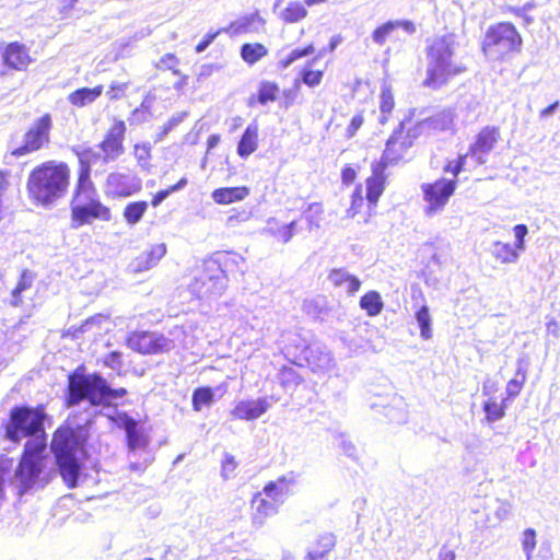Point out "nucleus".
Segmentation results:
<instances>
[{"label": "nucleus", "mask_w": 560, "mask_h": 560, "mask_svg": "<svg viewBox=\"0 0 560 560\" xmlns=\"http://www.w3.org/2000/svg\"><path fill=\"white\" fill-rule=\"evenodd\" d=\"M343 454L350 458H357V447L351 441L343 440L340 444Z\"/></svg>", "instance_id": "64"}, {"label": "nucleus", "mask_w": 560, "mask_h": 560, "mask_svg": "<svg viewBox=\"0 0 560 560\" xmlns=\"http://www.w3.org/2000/svg\"><path fill=\"white\" fill-rule=\"evenodd\" d=\"M36 275L31 270H23L15 287L11 290L9 304L14 307L31 310L35 306L33 299L37 293L34 283Z\"/></svg>", "instance_id": "14"}, {"label": "nucleus", "mask_w": 560, "mask_h": 560, "mask_svg": "<svg viewBox=\"0 0 560 560\" xmlns=\"http://www.w3.org/2000/svg\"><path fill=\"white\" fill-rule=\"evenodd\" d=\"M126 126L122 120H117L107 131L105 139L100 143L103 152V162L109 163L116 161L124 152Z\"/></svg>", "instance_id": "16"}, {"label": "nucleus", "mask_w": 560, "mask_h": 560, "mask_svg": "<svg viewBox=\"0 0 560 560\" xmlns=\"http://www.w3.org/2000/svg\"><path fill=\"white\" fill-rule=\"evenodd\" d=\"M249 195V189L245 186L242 187H225L218 188L212 192V199L220 205H229L235 201H241Z\"/></svg>", "instance_id": "30"}, {"label": "nucleus", "mask_w": 560, "mask_h": 560, "mask_svg": "<svg viewBox=\"0 0 560 560\" xmlns=\"http://www.w3.org/2000/svg\"><path fill=\"white\" fill-rule=\"evenodd\" d=\"M281 382L283 386L298 385L302 382V377L293 369L288 368L281 372Z\"/></svg>", "instance_id": "55"}, {"label": "nucleus", "mask_w": 560, "mask_h": 560, "mask_svg": "<svg viewBox=\"0 0 560 560\" xmlns=\"http://www.w3.org/2000/svg\"><path fill=\"white\" fill-rule=\"evenodd\" d=\"M307 14L305 7L300 2H291L281 12V19L287 23H295L304 19Z\"/></svg>", "instance_id": "37"}, {"label": "nucleus", "mask_w": 560, "mask_h": 560, "mask_svg": "<svg viewBox=\"0 0 560 560\" xmlns=\"http://www.w3.org/2000/svg\"><path fill=\"white\" fill-rule=\"evenodd\" d=\"M150 145L145 143L135 145V155L141 166L150 159Z\"/></svg>", "instance_id": "60"}, {"label": "nucleus", "mask_w": 560, "mask_h": 560, "mask_svg": "<svg viewBox=\"0 0 560 560\" xmlns=\"http://www.w3.org/2000/svg\"><path fill=\"white\" fill-rule=\"evenodd\" d=\"M342 342L346 345V347L352 352L357 353L359 350L364 348V340L360 339L358 340L354 336L351 334H347L342 337Z\"/></svg>", "instance_id": "59"}, {"label": "nucleus", "mask_w": 560, "mask_h": 560, "mask_svg": "<svg viewBox=\"0 0 560 560\" xmlns=\"http://www.w3.org/2000/svg\"><path fill=\"white\" fill-rule=\"evenodd\" d=\"M107 417L126 432L130 469L137 472L144 471L154 460V456L149 450V436L139 428L138 422L126 412L115 411L114 416L107 415Z\"/></svg>", "instance_id": "6"}, {"label": "nucleus", "mask_w": 560, "mask_h": 560, "mask_svg": "<svg viewBox=\"0 0 560 560\" xmlns=\"http://www.w3.org/2000/svg\"><path fill=\"white\" fill-rule=\"evenodd\" d=\"M337 538L331 533H323L317 536L308 549L306 556L313 560H327L326 556L335 548Z\"/></svg>", "instance_id": "27"}, {"label": "nucleus", "mask_w": 560, "mask_h": 560, "mask_svg": "<svg viewBox=\"0 0 560 560\" xmlns=\"http://www.w3.org/2000/svg\"><path fill=\"white\" fill-rule=\"evenodd\" d=\"M98 195L96 188L91 180V167L89 162L84 161L82 158L80 159V171L79 178L75 186L74 196L71 201L72 207H80L78 211H82V206L84 203H89L95 200H98Z\"/></svg>", "instance_id": "15"}, {"label": "nucleus", "mask_w": 560, "mask_h": 560, "mask_svg": "<svg viewBox=\"0 0 560 560\" xmlns=\"http://www.w3.org/2000/svg\"><path fill=\"white\" fill-rule=\"evenodd\" d=\"M499 129L486 127L477 136L475 143L469 148V153L476 158L479 164L486 163L483 155L488 154L498 142Z\"/></svg>", "instance_id": "21"}, {"label": "nucleus", "mask_w": 560, "mask_h": 560, "mask_svg": "<svg viewBox=\"0 0 560 560\" xmlns=\"http://www.w3.org/2000/svg\"><path fill=\"white\" fill-rule=\"evenodd\" d=\"M525 380H526L525 372L522 371L521 369H518L517 372H516V377L511 380L506 384L508 396L509 397H516L520 394Z\"/></svg>", "instance_id": "47"}, {"label": "nucleus", "mask_w": 560, "mask_h": 560, "mask_svg": "<svg viewBox=\"0 0 560 560\" xmlns=\"http://www.w3.org/2000/svg\"><path fill=\"white\" fill-rule=\"evenodd\" d=\"M52 119L49 114H45L36 119L24 135L23 144L14 148L11 155L15 158L36 152L50 141V131Z\"/></svg>", "instance_id": "9"}, {"label": "nucleus", "mask_w": 560, "mask_h": 560, "mask_svg": "<svg viewBox=\"0 0 560 560\" xmlns=\"http://www.w3.org/2000/svg\"><path fill=\"white\" fill-rule=\"evenodd\" d=\"M304 311L314 317L318 316L320 310L319 300H306L303 304Z\"/></svg>", "instance_id": "61"}, {"label": "nucleus", "mask_w": 560, "mask_h": 560, "mask_svg": "<svg viewBox=\"0 0 560 560\" xmlns=\"http://www.w3.org/2000/svg\"><path fill=\"white\" fill-rule=\"evenodd\" d=\"M69 178L70 170L67 164L48 161L31 172L27 190L37 203L50 206L66 195Z\"/></svg>", "instance_id": "3"}, {"label": "nucleus", "mask_w": 560, "mask_h": 560, "mask_svg": "<svg viewBox=\"0 0 560 560\" xmlns=\"http://www.w3.org/2000/svg\"><path fill=\"white\" fill-rule=\"evenodd\" d=\"M404 125L405 122L401 121L386 142L385 150L381 161L378 162L382 170L398 163L411 148L413 140L416 139L412 138L411 129H409L406 135L404 133Z\"/></svg>", "instance_id": "11"}, {"label": "nucleus", "mask_w": 560, "mask_h": 560, "mask_svg": "<svg viewBox=\"0 0 560 560\" xmlns=\"http://www.w3.org/2000/svg\"><path fill=\"white\" fill-rule=\"evenodd\" d=\"M268 54L267 48L262 44H244L241 47V57L248 65H254Z\"/></svg>", "instance_id": "34"}, {"label": "nucleus", "mask_w": 560, "mask_h": 560, "mask_svg": "<svg viewBox=\"0 0 560 560\" xmlns=\"http://www.w3.org/2000/svg\"><path fill=\"white\" fill-rule=\"evenodd\" d=\"M394 106L395 102L392 91L389 89H383L380 103L381 116L378 118L381 125H385L387 122L388 116L393 112Z\"/></svg>", "instance_id": "38"}, {"label": "nucleus", "mask_w": 560, "mask_h": 560, "mask_svg": "<svg viewBox=\"0 0 560 560\" xmlns=\"http://www.w3.org/2000/svg\"><path fill=\"white\" fill-rule=\"evenodd\" d=\"M522 547L527 560H529L536 548V532L533 528H527L523 533Z\"/></svg>", "instance_id": "48"}, {"label": "nucleus", "mask_w": 560, "mask_h": 560, "mask_svg": "<svg viewBox=\"0 0 560 560\" xmlns=\"http://www.w3.org/2000/svg\"><path fill=\"white\" fill-rule=\"evenodd\" d=\"M2 58L7 67L15 70H22L31 62L25 46L19 43L9 44L2 54Z\"/></svg>", "instance_id": "26"}, {"label": "nucleus", "mask_w": 560, "mask_h": 560, "mask_svg": "<svg viewBox=\"0 0 560 560\" xmlns=\"http://www.w3.org/2000/svg\"><path fill=\"white\" fill-rule=\"evenodd\" d=\"M363 124V117L361 115H354L347 128L348 137H353L354 133L360 129Z\"/></svg>", "instance_id": "62"}, {"label": "nucleus", "mask_w": 560, "mask_h": 560, "mask_svg": "<svg viewBox=\"0 0 560 560\" xmlns=\"http://www.w3.org/2000/svg\"><path fill=\"white\" fill-rule=\"evenodd\" d=\"M84 438L81 431L60 427L52 436L50 450L55 455L59 472L69 488H74L81 472L80 454Z\"/></svg>", "instance_id": "4"}, {"label": "nucleus", "mask_w": 560, "mask_h": 560, "mask_svg": "<svg viewBox=\"0 0 560 560\" xmlns=\"http://www.w3.org/2000/svg\"><path fill=\"white\" fill-rule=\"evenodd\" d=\"M166 245L164 243L153 244L141 253L130 264L133 272H143L152 269L165 256Z\"/></svg>", "instance_id": "24"}, {"label": "nucleus", "mask_w": 560, "mask_h": 560, "mask_svg": "<svg viewBox=\"0 0 560 560\" xmlns=\"http://www.w3.org/2000/svg\"><path fill=\"white\" fill-rule=\"evenodd\" d=\"M186 185H187V178L183 177L182 179H179L175 185L171 186L170 188L158 191L154 195V197L151 201V205L153 207L160 206L171 194L183 189Z\"/></svg>", "instance_id": "44"}, {"label": "nucleus", "mask_w": 560, "mask_h": 560, "mask_svg": "<svg viewBox=\"0 0 560 560\" xmlns=\"http://www.w3.org/2000/svg\"><path fill=\"white\" fill-rule=\"evenodd\" d=\"M178 62L179 61L175 55L166 54L160 59L156 67L161 70H172L174 74L179 75L180 72L176 69Z\"/></svg>", "instance_id": "49"}, {"label": "nucleus", "mask_w": 560, "mask_h": 560, "mask_svg": "<svg viewBox=\"0 0 560 560\" xmlns=\"http://www.w3.org/2000/svg\"><path fill=\"white\" fill-rule=\"evenodd\" d=\"M258 147V126L250 124L246 127L237 144V154L246 159L256 151Z\"/></svg>", "instance_id": "29"}, {"label": "nucleus", "mask_w": 560, "mask_h": 560, "mask_svg": "<svg viewBox=\"0 0 560 560\" xmlns=\"http://www.w3.org/2000/svg\"><path fill=\"white\" fill-rule=\"evenodd\" d=\"M186 117V113H178L172 116L167 122L163 126L161 135L159 139L161 140L164 136H166L173 128L178 126Z\"/></svg>", "instance_id": "57"}, {"label": "nucleus", "mask_w": 560, "mask_h": 560, "mask_svg": "<svg viewBox=\"0 0 560 560\" xmlns=\"http://www.w3.org/2000/svg\"><path fill=\"white\" fill-rule=\"evenodd\" d=\"M455 112L452 108H445L435 115L419 121L411 128L412 138H418L425 132H440L453 130Z\"/></svg>", "instance_id": "17"}, {"label": "nucleus", "mask_w": 560, "mask_h": 560, "mask_svg": "<svg viewBox=\"0 0 560 560\" xmlns=\"http://www.w3.org/2000/svg\"><path fill=\"white\" fill-rule=\"evenodd\" d=\"M397 30V24H394L393 21H387L386 23L380 25L372 32V39L373 42L378 45L383 46L388 37Z\"/></svg>", "instance_id": "40"}, {"label": "nucleus", "mask_w": 560, "mask_h": 560, "mask_svg": "<svg viewBox=\"0 0 560 560\" xmlns=\"http://www.w3.org/2000/svg\"><path fill=\"white\" fill-rule=\"evenodd\" d=\"M299 475L294 471H289L285 475L278 477L273 481H269L262 489V493L282 504L284 500L292 493V489L296 486Z\"/></svg>", "instance_id": "19"}, {"label": "nucleus", "mask_w": 560, "mask_h": 560, "mask_svg": "<svg viewBox=\"0 0 560 560\" xmlns=\"http://www.w3.org/2000/svg\"><path fill=\"white\" fill-rule=\"evenodd\" d=\"M44 419L45 413L40 409L14 407L11 410L5 425V438L14 443H19L23 438L30 439L16 466L13 458L0 455V508L5 501L7 480H11L20 497L40 482L45 467L44 453L47 448Z\"/></svg>", "instance_id": "1"}, {"label": "nucleus", "mask_w": 560, "mask_h": 560, "mask_svg": "<svg viewBox=\"0 0 560 560\" xmlns=\"http://www.w3.org/2000/svg\"><path fill=\"white\" fill-rule=\"evenodd\" d=\"M329 282L336 288L353 296L361 287L360 279L345 268L332 269L328 275Z\"/></svg>", "instance_id": "25"}, {"label": "nucleus", "mask_w": 560, "mask_h": 560, "mask_svg": "<svg viewBox=\"0 0 560 560\" xmlns=\"http://www.w3.org/2000/svg\"><path fill=\"white\" fill-rule=\"evenodd\" d=\"M304 353L314 372L328 373L336 368L335 359L326 346L313 343L305 348Z\"/></svg>", "instance_id": "20"}, {"label": "nucleus", "mask_w": 560, "mask_h": 560, "mask_svg": "<svg viewBox=\"0 0 560 560\" xmlns=\"http://www.w3.org/2000/svg\"><path fill=\"white\" fill-rule=\"evenodd\" d=\"M128 82L113 81L109 85L108 91L106 92V95L112 101L119 100L125 94L126 90L128 89Z\"/></svg>", "instance_id": "52"}, {"label": "nucleus", "mask_w": 560, "mask_h": 560, "mask_svg": "<svg viewBox=\"0 0 560 560\" xmlns=\"http://www.w3.org/2000/svg\"><path fill=\"white\" fill-rule=\"evenodd\" d=\"M81 206L82 211H78L80 207L71 208V226L73 229L89 223L92 219L109 221L112 218L109 208L104 206L100 199Z\"/></svg>", "instance_id": "18"}, {"label": "nucleus", "mask_w": 560, "mask_h": 560, "mask_svg": "<svg viewBox=\"0 0 560 560\" xmlns=\"http://www.w3.org/2000/svg\"><path fill=\"white\" fill-rule=\"evenodd\" d=\"M322 213L323 207L320 203L314 202L308 205L306 211L304 212V217L308 222L310 230L319 226Z\"/></svg>", "instance_id": "45"}, {"label": "nucleus", "mask_w": 560, "mask_h": 560, "mask_svg": "<svg viewBox=\"0 0 560 560\" xmlns=\"http://www.w3.org/2000/svg\"><path fill=\"white\" fill-rule=\"evenodd\" d=\"M270 407L271 404L267 397L258 398L256 400H242L231 411V415L234 418L250 421L258 419Z\"/></svg>", "instance_id": "22"}, {"label": "nucleus", "mask_w": 560, "mask_h": 560, "mask_svg": "<svg viewBox=\"0 0 560 560\" xmlns=\"http://www.w3.org/2000/svg\"><path fill=\"white\" fill-rule=\"evenodd\" d=\"M515 244L513 245L518 252L525 250V236L528 233V229L525 224H517L513 228Z\"/></svg>", "instance_id": "54"}, {"label": "nucleus", "mask_w": 560, "mask_h": 560, "mask_svg": "<svg viewBox=\"0 0 560 560\" xmlns=\"http://www.w3.org/2000/svg\"><path fill=\"white\" fill-rule=\"evenodd\" d=\"M103 93V86L97 85L93 89L82 88L78 89L74 92L70 93L68 96V101L70 104L77 107H83L92 104L96 101Z\"/></svg>", "instance_id": "31"}, {"label": "nucleus", "mask_w": 560, "mask_h": 560, "mask_svg": "<svg viewBox=\"0 0 560 560\" xmlns=\"http://www.w3.org/2000/svg\"><path fill=\"white\" fill-rule=\"evenodd\" d=\"M523 40L516 27L509 22L491 25L482 40V51L491 60L504 59L521 50Z\"/></svg>", "instance_id": "7"}, {"label": "nucleus", "mask_w": 560, "mask_h": 560, "mask_svg": "<svg viewBox=\"0 0 560 560\" xmlns=\"http://www.w3.org/2000/svg\"><path fill=\"white\" fill-rule=\"evenodd\" d=\"M147 209L148 203L145 201L130 202L124 210V218L128 224L135 225L142 219Z\"/></svg>", "instance_id": "35"}, {"label": "nucleus", "mask_w": 560, "mask_h": 560, "mask_svg": "<svg viewBox=\"0 0 560 560\" xmlns=\"http://www.w3.org/2000/svg\"><path fill=\"white\" fill-rule=\"evenodd\" d=\"M165 339L167 341H171L170 351L177 346H180L185 349L190 347V342L188 340V336L186 334V330L182 326H174L168 330V335L165 336Z\"/></svg>", "instance_id": "39"}, {"label": "nucleus", "mask_w": 560, "mask_h": 560, "mask_svg": "<svg viewBox=\"0 0 560 560\" xmlns=\"http://www.w3.org/2000/svg\"><path fill=\"white\" fill-rule=\"evenodd\" d=\"M262 494V492L256 493L250 502L252 523L257 528L261 527L268 517L276 515L278 513V506L280 505L273 500H267Z\"/></svg>", "instance_id": "23"}, {"label": "nucleus", "mask_w": 560, "mask_h": 560, "mask_svg": "<svg viewBox=\"0 0 560 560\" xmlns=\"http://www.w3.org/2000/svg\"><path fill=\"white\" fill-rule=\"evenodd\" d=\"M510 4V9L518 16H525L526 12L535 8L534 0H527L523 5H517L522 0H505Z\"/></svg>", "instance_id": "53"}, {"label": "nucleus", "mask_w": 560, "mask_h": 560, "mask_svg": "<svg viewBox=\"0 0 560 560\" xmlns=\"http://www.w3.org/2000/svg\"><path fill=\"white\" fill-rule=\"evenodd\" d=\"M314 52V47L313 45H308L304 48H296V49H293L288 56L287 58L282 59L281 60V65H282V68H288L290 67L293 62H295L298 59L300 58H303V57H306V56H310L311 54Z\"/></svg>", "instance_id": "46"}, {"label": "nucleus", "mask_w": 560, "mask_h": 560, "mask_svg": "<svg viewBox=\"0 0 560 560\" xmlns=\"http://www.w3.org/2000/svg\"><path fill=\"white\" fill-rule=\"evenodd\" d=\"M278 91L279 89L277 84L262 82L258 91V102L264 105L268 102L275 101L277 98Z\"/></svg>", "instance_id": "43"}, {"label": "nucleus", "mask_w": 560, "mask_h": 560, "mask_svg": "<svg viewBox=\"0 0 560 560\" xmlns=\"http://www.w3.org/2000/svg\"><path fill=\"white\" fill-rule=\"evenodd\" d=\"M142 189V180L131 172H112L105 182V195L113 198L129 197Z\"/></svg>", "instance_id": "13"}, {"label": "nucleus", "mask_w": 560, "mask_h": 560, "mask_svg": "<svg viewBox=\"0 0 560 560\" xmlns=\"http://www.w3.org/2000/svg\"><path fill=\"white\" fill-rule=\"evenodd\" d=\"M394 24H397V30L402 28L407 34H415L417 28L413 22L409 20H395Z\"/></svg>", "instance_id": "63"}, {"label": "nucleus", "mask_w": 560, "mask_h": 560, "mask_svg": "<svg viewBox=\"0 0 560 560\" xmlns=\"http://www.w3.org/2000/svg\"><path fill=\"white\" fill-rule=\"evenodd\" d=\"M125 388H110L105 378L98 374L70 375L68 384L67 404L75 406L88 400L91 406L110 408L113 400L124 397Z\"/></svg>", "instance_id": "5"}, {"label": "nucleus", "mask_w": 560, "mask_h": 560, "mask_svg": "<svg viewBox=\"0 0 560 560\" xmlns=\"http://www.w3.org/2000/svg\"><path fill=\"white\" fill-rule=\"evenodd\" d=\"M359 305L363 311H365L366 315L371 317L381 314L384 307L381 294L374 290L369 291L361 296Z\"/></svg>", "instance_id": "33"}, {"label": "nucleus", "mask_w": 560, "mask_h": 560, "mask_svg": "<svg viewBox=\"0 0 560 560\" xmlns=\"http://www.w3.org/2000/svg\"><path fill=\"white\" fill-rule=\"evenodd\" d=\"M456 188V182L451 179H438L432 184H423L422 191L424 200L428 206L425 208V214L433 217L440 213L450 197L454 194Z\"/></svg>", "instance_id": "10"}, {"label": "nucleus", "mask_w": 560, "mask_h": 560, "mask_svg": "<svg viewBox=\"0 0 560 560\" xmlns=\"http://www.w3.org/2000/svg\"><path fill=\"white\" fill-rule=\"evenodd\" d=\"M103 362L107 368L119 373L122 369V354L119 351H113L104 358Z\"/></svg>", "instance_id": "51"}, {"label": "nucleus", "mask_w": 560, "mask_h": 560, "mask_svg": "<svg viewBox=\"0 0 560 560\" xmlns=\"http://www.w3.org/2000/svg\"><path fill=\"white\" fill-rule=\"evenodd\" d=\"M237 464L235 457L231 454H225L222 462V476L224 479H229L236 469Z\"/></svg>", "instance_id": "56"}, {"label": "nucleus", "mask_w": 560, "mask_h": 560, "mask_svg": "<svg viewBox=\"0 0 560 560\" xmlns=\"http://www.w3.org/2000/svg\"><path fill=\"white\" fill-rule=\"evenodd\" d=\"M459 42L454 33L435 35L427 39V78L423 84L439 89L452 77L463 73L466 68L457 59Z\"/></svg>", "instance_id": "2"}, {"label": "nucleus", "mask_w": 560, "mask_h": 560, "mask_svg": "<svg viewBox=\"0 0 560 560\" xmlns=\"http://www.w3.org/2000/svg\"><path fill=\"white\" fill-rule=\"evenodd\" d=\"M323 79V72L322 71H313V70H306L303 72L302 80L303 82L311 86H317Z\"/></svg>", "instance_id": "58"}, {"label": "nucleus", "mask_w": 560, "mask_h": 560, "mask_svg": "<svg viewBox=\"0 0 560 560\" xmlns=\"http://www.w3.org/2000/svg\"><path fill=\"white\" fill-rule=\"evenodd\" d=\"M491 255L501 264L516 262L520 252L509 243L494 242L490 249Z\"/></svg>", "instance_id": "32"}, {"label": "nucleus", "mask_w": 560, "mask_h": 560, "mask_svg": "<svg viewBox=\"0 0 560 560\" xmlns=\"http://www.w3.org/2000/svg\"><path fill=\"white\" fill-rule=\"evenodd\" d=\"M228 287V277L218 260H209L189 284V291L200 300L217 299Z\"/></svg>", "instance_id": "8"}, {"label": "nucleus", "mask_w": 560, "mask_h": 560, "mask_svg": "<svg viewBox=\"0 0 560 560\" xmlns=\"http://www.w3.org/2000/svg\"><path fill=\"white\" fill-rule=\"evenodd\" d=\"M213 401V392L211 388H197L192 395L194 409L199 411L203 406H208Z\"/></svg>", "instance_id": "41"}, {"label": "nucleus", "mask_w": 560, "mask_h": 560, "mask_svg": "<svg viewBox=\"0 0 560 560\" xmlns=\"http://www.w3.org/2000/svg\"><path fill=\"white\" fill-rule=\"evenodd\" d=\"M127 346L141 354H159L170 351L171 341L158 331H133L127 338Z\"/></svg>", "instance_id": "12"}, {"label": "nucleus", "mask_w": 560, "mask_h": 560, "mask_svg": "<svg viewBox=\"0 0 560 560\" xmlns=\"http://www.w3.org/2000/svg\"><path fill=\"white\" fill-rule=\"evenodd\" d=\"M283 225L276 218H270L264 229V233L280 240L283 243Z\"/></svg>", "instance_id": "50"}, {"label": "nucleus", "mask_w": 560, "mask_h": 560, "mask_svg": "<svg viewBox=\"0 0 560 560\" xmlns=\"http://www.w3.org/2000/svg\"><path fill=\"white\" fill-rule=\"evenodd\" d=\"M416 319L420 327V336L424 340H429L432 338V318L429 312V307L427 305H422L417 312H416Z\"/></svg>", "instance_id": "36"}, {"label": "nucleus", "mask_w": 560, "mask_h": 560, "mask_svg": "<svg viewBox=\"0 0 560 560\" xmlns=\"http://www.w3.org/2000/svg\"><path fill=\"white\" fill-rule=\"evenodd\" d=\"M383 172L384 170L377 164L373 167V175L366 179V199L372 206H376L384 191L385 178Z\"/></svg>", "instance_id": "28"}, {"label": "nucleus", "mask_w": 560, "mask_h": 560, "mask_svg": "<svg viewBox=\"0 0 560 560\" xmlns=\"http://www.w3.org/2000/svg\"><path fill=\"white\" fill-rule=\"evenodd\" d=\"M483 411L486 412V420L490 423L502 419L505 415L504 407L495 400L486 401L483 404Z\"/></svg>", "instance_id": "42"}]
</instances>
